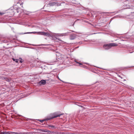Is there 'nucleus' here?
Instances as JSON below:
<instances>
[{
  "mask_svg": "<svg viewBox=\"0 0 134 134\" xmlns=\"http://www.w3.org/2000/svg\"><path fill=\"white\" fill-rule=\"evenodd\" d=\"M118 44L116 43H110L104 44L103 45V47L105 49L108 50L110 48L112 47L116 46Z\"/></svg>",
  "mask_w": 134,
  "mask_h": 134,
  "instance_id": "obj_1",
  "label": "nucleus"
},
{
  "mask_svg": "<svg viewBox=\"0 0 134 134\" xmlns=\"http://www.w3.org/2000/svg\"><path fill=\"white\" fill-rule=\"evenodd\" d=\"M48 5L51 6H58L60 5V4H59L57 2L50 1L48 4Z\"/></svg>",
  "mask_w": 134,
  "mask_h": 134,
  "instance_id": "obj_2",
  "label": "nucleus"
},
{
  "mask_svg": "<svg viewBox=\"0 0 134 134\" xmlns=\"http://www.w3.org/2000/svg\"><path fill=\"white\" fill-rule=\"evenodd\" d=\"M65 34H62L58 35L56 36L53 39L54 40H56L58 42L59 41H62L60 39L58 38L59 36H62L65 35H64Z\"/></svg>",
  "mask_w": 134,
  "mask_h": 134,
  "instance_id": "obj_3",
  "label": "nucleus"
},
{
  "mask_svg": "<svg viewBox=\"0 0 134 134\" xmlns=\"http://www.w3.org/2000/svg\"><path fill=\"white\" fill-rule=\"evenodd\" d=\"M76 35L75 34H71L70 35V39L71 40H73L76 38Z\"/></svg>",
  "mask_w": 134,
  "mask_h": 134,
  "instance_id": "obj_4",
  "label": "nucleus"
},
{
  "mask_svg": "<svg viewBox=\"0 0 134 134\" xmlns=\"http://www.w3.org/2000/svg\"><path fill=\"white\" fill-rule=\"evenodd\" d=\"M39 33H40V34L42 35L48 36L49 35L48 33L44 32H40Z\"/></svg>",
  "mask_w": 134,
  "mask_h": 134,
  "instance_id": "obj_5",
  "label": "nucleus"
},
{
  "mask_svg": "<svg viewBox=\"0 0 134 134\" xmlns=\"http://www.w3.org/2000/svg\"><path fill=\"white\" fill-rule=\"evenodd\" d=\"M40 83H41V84L44 85L46 83V81L45 80H42L40 82Z\"/></svg>",
  "mask_w": 134,
  "mask_h": 134,
  "instance_id": "obj_6",
  "label": "nucleus"
},
{
  "mask_svg": "<svg viewBox=\"0 0 134 134\" xmlns=\"http://www.w3.org/2000/svg\"><path fill=\"white\" fill-rule=\"evenodd\" d=\"M48 127H51L53 128H54L55 129H57L58 128L57 127L55 126H54L52 125H49L48 124Z\"/></svg>",
  "mask_w": 134,
  "mask_h": 134,
  "instance_id": "obj_7",
  "label": "nucleus"
},
{
  "mask_svg": "<svg viewBox=\"0 0 134 134\" xmlns=\"http://www.w3.org/2000/svg\"><path fill=\"white\" fill-rule=\"evenodd\" d=\"M0 134H9V132L7 131H1Z\"/></svg>",
  "mask_w": 134,
  "mask_h": 134,
  "instance_id": "obj_8",
  "label": "nucleus"
},
{
  "mask_svg": "<svg viewBox=\"0 0 134 134\" xmlns=\"http://www.w3.org/2000/svg\"><path fill=\"white\" fill-rule=\"evenodd\" d=\"M21 9L20 8L18 7L16 8V9H15L16 11L18 13H19V12H21L20 11Z\"/></svg>",
  "mask_w": 134,
  "mask_h": 134,
  "instance_id": "obj_9",
  "label": "nucleus"
},
{
  "mask_svg": "<svg viewBox=\"0 0 134 134\" xmlns=\"http://www.w3.org/2000/svg\"><path fill=\"white\" fill-rule=\"evenodd\" d=\"M12 59L13 61H15L16 63H18L19 60V59H15L14 58H13Z\"/></svg>",
  "mask_w": 134,
  "mask_h": 134,
  "instance_id": "obj_10",
  "label": "nucleus"
},
{
  "mask_svg": "<svg viewBox=\"0 0 134 134\" xmlns=\"http://www.w3.org/2000/svg\"><path fill=\"white\" fill-rule=\"evenodd\" d=\"M63 115L62 114H58L56 116H54L53 117V118H56V117H60L61 115Z\"/></svg>",
  "mask_w": 134,
  "mask_h": 134,
  "instance_id": "obj_11",
  "label": "nucleus"
},
{
  "mask_svg": "<svg viewBox=\"0 0 134 134\" xmlns=\"http://www.w3.org/2000/svg\"><path fill=\"white\" fill-rule=\"evenodd\" d=\"M37 32H28L26 33H25L24 34H31V33H36Z\"/></svg>",
  "mask_w": 134,
  "mask_h": 134,
  "instance_id": "obj_12",
  "label": "nucleus"
},
{
  "mask_svg": "<svg viewBox=\"0 0 134 134\" xmlns=\"http://www.w3.org/2000/svg\"><path fill=\"white\" fill-rule=\"evenodd\" d=\"M42 130V132H49V131L48 130Z\"/></svg>",
  "mask_w": 134,
  "mask_h": 134,
  "instance_id": "obj_13",
  "label": "nucleus"
},
{
  "mask_svg": "<svg viewBox=\"0 0 134 134\" xmlns=\"http://www.w3.org/2000/svg\"><path fill=\"white\" fill-rule=\"evenodd\" d=\"M9 134H18L16 132H9Z\"/></svg>",
  "mask_w": 134,
  "mask_h": 134,
  "instance_id": "obj_14",
  "label": "nucleus"
},
{
  "mask_svg": "<svg viewBox=\"0 0 134 134\" xmlns=\"http://www.w3.org/2000/svg\"><path fill=\"white\" fill-rule=\"evenodd\" d=\"M75 62L79 64L80 65H82V64L80 63L79 62L76 61H75Z\"/></svg>",
  "mask_w": 134,
  "mask_h": 134,
  "instance_id": "obj_15",
  "label": "nucleus"
},
{
  "mask_svg": "<svg viewBox=\"0 0 134 134\" xmlns=\"http://www.w3.org/2000/svg\"><path fill=\"white\" fill-rule=\"evenodd\" d=\"M19 59H21V60H19V62H20L21 63H22L23 61H22V59L21 58H19Z\"/></svg>",
  "mask_w": 134,
  "mask_h": 134,
  "instance_id": "obj_16",
  "label": "nucleus"
},
{
  "mask_svg": "<svg viewBox=\"0 0 134 134\" xmlns=\"http://www.w3.org/2000/svg\"><path fill=\"white\" fill-rule=\"evenodd\" d=\"M52 118H47L46 119H45V120H50Z\"/></svg>",
  "mask_w": 134,
  "mask_h": 134,
  "instance_id": "obj_17",
  "label": "nucleus"
},
{
  "mask_svg": "<svg viewBox=\"0 0 134 134\" xmlns=\"http://www.w3.org/2000/svg\"><path fill=\"white\" fill-rule=\"evenodd\" d=\"M39 120V121H40L41 122H42L43 121H44V120Z\"/></svg>",
  "mask_w": 134,
  "mask_h": 134,
  "instance_id": "obj_18",
  "label": "nucleus"
},
{
  "mask_svg": "<svg viewBox=\"0 0 134 134\" xmlns=\"http://www.w3.org/2000/svg\"><path fill=\"white\" fill-rule=\"evenodd\" d=\"M46 45L45 44H41V45H38L39 46H45Z\"/></svg>",
  "mask_w": 134,
  "mask_h": 134,
  "instance_id": "obj_19",
  "label": "nucleus"
},
{
  "mask_svg": "<svg viewBox=\"0 0 134 134\" xmlns=\"http://www.w3.org/2000/svg\"><path fill=\"white\" fill-rule=\"evenodd\" d=\"M39 62L38 61V60H36L35 61V62Z\"/></svg>",
  "mask_w": 134,
  "mask_h": 134,
  "instance_id": "obj_20",
  "label": "nucleus"
},
{
  "mask_svg": "<svg viewBox=\"0 0 134 134\" xmlns=\"http://www.w3.org/2000/svg\"><path fill=\"white\" fill-rule=\"evenodd\" d=\"M82 67H83L85 68V66H84V65H83V66H82Z\"/></svg>",
  "mask_w": 134,
  "mask_h": 134,
  "instance_id": "obj_21",
  "label": "nucleus"
},
{
  "mask_svg": "<svg viewBox=\"0 0 134 134\" xmlns=\"http://www.w3.org/2000/svg\"><path fill=\"white\" fill-rule=\"evenodd\" d=\"M2 14L1 12H0V15H2Z\"/></svg>",
  "mask_w": 134,
  "mask_h": 134,
  "instance_id": "obj_22",
  "label": "nucleus"
},
{
  "mask_svg": "<svg viewBox=\"0 0 134 134\" xmlns=\"http://www.w3.org/2000/svg\"><path fill=\"white\" fill-rule=\"evenodd\" d=\"M5 40H3V42H5Z\"/></svg>",
  "mask_w": 134,
  "mask_h": 134,
  "instance_id": "obj_23",
  "label": "nucleus"
},
{
  "mask_svg": "<svg viewBox=\"0 0 134 134\" xmlns=\"http://www.w3.org/2000/svg\"><path fill=\"white\" fill-rule=\"evenodd\" d=\"M33 46H36V45H34V44H33Z\"/></svg>",
  "mask_w": 134,
  "mask_h": 134,
  "instance_id": "obj_24",
  "label": "nucleus"
},
{
  "mask_svg": "<svg viewBox=\"0 0 134 134\" xmlns=\"http://www.w3.org/2000/svg\"><path fill=\"white\" fill-rule=\"evenodd\" d=\"M84 63L85 64H88V63Z\"/></svg>",
  "mask_w": 134,
  "mask_h": 134,
  "instance_id": "obj_25",
  "label": "nucleus"
},
{
  "mask_svg": "<svg viewBox=\"0 0 134 134\" xmlns=\"http://www.w3.org/2000/svg\"><path fill=\"white\" fill-rule=\"evenodd\" d=\"M99 33V32H98V33H96V34H97V33ZM94 34H95V33H94Z\"/></svg>",
  "mask_w": 134,
  "mask_h": 134,
  "instance_id": "obj_26",
  "label": "nucleus"
},
{
  "mask_svg": "<svg viewBox=\"0 0 134 134\" xmlns=\"http://www.w3.org/2000/svg\"><path fill=\"white\" fill-rule=\"evenodd\" d=\"M74 24H73V25H74Z\"/></svg>",
  "mask_w": 134,
  "mask_h": 134,
  "instance_id": "obj_27",
  "label": "nucleus"
},
{
  "mask_svg": "<svg viewBox=\"0 0 134 134\" xmlns=\"http://www.w3.org/2000/svg\"><path fill=\"white\" fill-rule=\"evenodd\" d=\"M132 53V52H130V53Z\"/></svg>",
  "mask_w": 134,
  "mask_h": 134,
  "instance_id": "obj_28",
  "label": "nucleus"
},
{
  "mask_svg": "<svg viewBox=\"0 0 134 134\" xmlns=\"http://www.w3.org/2000/svg\"><path fill=\"white\" fill-rule=\"evenodd\" d=\"M32 48V49H33V48Z\"/></svg>",
  "mask_w": 134,
  "mask_h": 134,
  "instance_id": "obj_29",
  "label": "nucleus"
},
{
  "mask_svg": "<svg viewBox=\"0 0 134 134\" xmlns=\"http://www.w3.org/2000/svg\"><path fill=\"white\" fill-rule=\"evenodd\" d=\"M125 80H124V81H125Z\"/></svg>",
  "mask_w": 134,
  "mask_h": 134,
  "instance_id": "obj_30",
  "label": "nucleus"
}]
</instances>
